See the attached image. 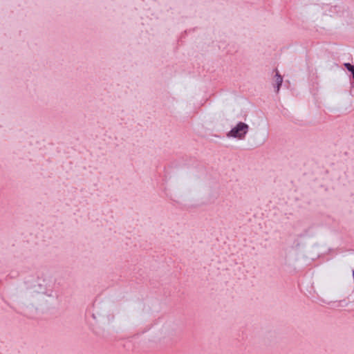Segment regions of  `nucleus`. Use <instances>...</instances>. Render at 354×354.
<instances>
[{"instance_id":"nucleus-3","label":"nucleus","mask_w":354,"mask_h":354,"mask_svg":"<svg viewBox=\"0 0 354 354\" xmlns=\"http://www.w3.org/2000/svg\"><path fill=\"white\" fill-rule=\"evenodd\" d=\"M275 82H276V88L277 91L279 90V88L281 86L283 83V77L279 74L278 71H277L275 75Z\"/></svg>"},{"instance_id":"nucleus-4","label":"nucleus","mask_w":354,"mask_h":354,"mask_svg":"<svg viewBox=\"0 0 354 354\" xmlns=\"http://www.w3.org/2000/svg\"><path fill=\"white\" fill-rule=\"evenodd\" d=\"M344 68L348 71L351 73V76L350 77H351L352 76L354 75V65L353 64H351V63L349 62H346L344 64Z\"/></svg>"},{"instance_id":"nucleus-6","label":"nucleus","mask_w":354,"mask_h":354,"mask_svg":"<svg viewBox=\"0 0 354 354\" xmlns=\"http://www.w3.org/2000/svg\"><path fill=\"white\" fill-rule=\"evenodd\" d=\"M309 228L308 229H306L304 230V232L301 234H299L297 235V238H303V237H306V236H309Z\"/></svg>"},{"instance_id":"nucleus-8","label":"nucleus","mask_w":354,"mask_h":354,"mask_svg":"<svg viewBox=\"0 0 354 354\" xmlns=\"http://www.w3.org/2000/svg\"><path fill=\"white\" fill-rule=\"evenodd\" d=\"M97 309H98V308H97V306H95V312L94 313H93V317L94 319H95V318H96V317H95V315H99V316H101V315H102L100 313V312L98 311V310H97Z\"/></svg>"},{"instance_id":"nucleus-2","label":"nucleus","mask_w":354,"mask_h":354,"mask_svg":"<svg viewBox=\"0 0 354 354\" xmlns=\"http://www.w3.org/2000/svg\"><path fill=\"white\" fill-rule=\"evenodd\" d=\"M249 125L243 122H239L230 131L227 132L228 138L243 140L249 131Z\"/></svg>"},{"instance_id":"nucleus-7","label":"nucleus","mask_w":354,"mask_h":354,"mask_svg":"<svg viewBox=\"0 0 354 354\" xmlns=\"http://www.w3.org/2000/svg\"><path fill=\"white\" fill-rule=\"evenodd\" d=\"M115 319V316L113 314H109L107 315V320L109 323L113 322Z\"/></svg>"},{"instance_id":"nucleus-5","label":"nucleus","mask_w":354,"mask_h":354,"mask_svg":"<svg viewBox=\"0 0 354 354\" xmlns=\"http://www.w3.org/2000/svg\"><path fill=\"white\" fill-rule=\"evenodd\" d=\"M348 303L349 301H347L346 299H342V300H339L338 301V304L336 305L335 306L336 307H345V306H347L348 305Z\"/></svg>"},{"instance_id":"nucleus-10","label":"nucleus","mask_w":354,"mask_h":354,"mask_svg":"<svg viewBox=\"0 0 354 354\" xmlns=\"http://www.w3.org/2000/svg\"><path fill=\"white\" fill-rule=\"evenodd\" d=\"M350 78H351V79H353V82H354V75H353V76H352V77H350Z\"/></svg>"},{"instance_id":"nucleus-9","label":"nucleus","mask_w":354,"mask_h":354,"mask_svg":"<svg viewBox=\"0 0 354 354\" xmlns=\"http://www.w3.org/2000/svg\"><path fill=\"white\" fill-rule=\"evenodd\" d=\"M295 247L298 248L300 246V243H299L298 239H295L294 241Z\"/></svg>"},{"instance_id":"nucleus-1","label":"nucleus","mask_w":354,"mask_h":354,"mask_svg":"<svg viewBox=\"0 0 354 354\" xmlns=\"http://www.w3.org/2000/svg\"><path fill=\"white\" fill-rule=\"evenodd\" d=\"M24 284L28 292L30 304L37 308L47 306L49 299H57L59 297L55 281L44 273H37L36 277H28Z\"/></svg>"}]
</instances>
